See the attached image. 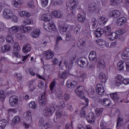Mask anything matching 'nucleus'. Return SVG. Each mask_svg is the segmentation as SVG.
<instances>
[{"mask_svg": "<svg viewBox=\"0 0 129 129\" xmlns=\"http://www.w3.org/2000/svg\"><path fill=\"white\" fill-rule=\"evenodd\" d=\"M8 31L11 33V34H16L18 33L19 31L21 33H30L32 31V28L29 26H26L25 25H21V26H13L11 28H8Z\"/></svg>", "mask_w": 129, "mask_h": 129, "instance_id": "f257e3e1", "label": "nucleus"}, {"mask_svg": "<svg viewBox=\"0 0 129 129\" xmlns=\"http://www.w3.org/2000/svg\"><path fill=\"white\" fill-rule=\"evenodd\" d=\"M14 12L11 9L6 8L3 11V17L5 20H11Z\"/></svg>", "mask_w": 129, "mask_h": 129, "instance_id": "f03ea898", "label": "nucleus"}, {"mask_svg": "<svg viewBox=\"0 0 129 129\" xmlns=\"http://www.w3.org/2000/svg\"><path fill=\"white\" fill-rule=\"evenodd\" d=\"M126 31L124 29H119L115 31V32H112L109 36L110 37L111 40L113 41L116 40L118 37V35H122V34H125Z\"/></svg>", "mask_w": 129, "mask_h": 129, "instance_id": "7ed1b4c3", "label": "nucleus"}, {"mask_svg": "<svg viewBox=\"0 0 129 129\" xmlns=\"http://www.w3.org/2000/svg\"><path fill=\"white\" fill-rule=\"evenodd\" d=\"M9 103L12 107H16L19 104V97L16 95H12L9 98Z\"/></svg>", "mask_w": 129, "mask_h": 129, "instance_id": "20e7f679", "label": "nucleus"}, {"mask_svg": "<svg viewBox=\"0 0 129 129\" xmlns=\"http://www.w3.org/2000/svg\"><path fill=\"white\" fill-rule=\"evenodd\" d=\"M64 106H65V102L63 101L60 102V106H56V108L58 109L56 111V119H59L62 116L63 114V112L62 111H60V109H63L64 108Z\"/></svg>", "mask_w": 129, "mask_h": 129, "instance_id": "39448f33", "label": "nucleus"}, {"mask_svg": "<svg viewBox=\"0 0 129 129\" xmlns=\"http://www.w3.org/2000/svg\"><path fill=\"white\" fill-rule=\"evenodd\" d=\"M55 112V107L53 106H49L45 108L43 110V114L45 116H51Z\"/></svg>", "mask_w": 129, "mask_h": 129, "instance_id": "423d86ee", "label": "nucleus"}, {"mask_svg": "<svg viewBox=\"0 0 129 129\" xmlns=\"http://www.w3.org/2000/svg\"><path fill=\"white\" fill-rule=\"evenodd\" d=\"M44 28L48 32H53L54 31H56V26L54 24L50 22H45L44 23Z\"/></svg>", "mask_w": 129, "mask_h": 129, "instance_id": "0eeeda50", "label": "nucleus"}, {"mask_svg": "<svg viewBox=\"0 0 129 129\" xmlns=\"http://www.w3.org/2000/svg\"><path fill=\"white\" fill-rule=\"evenodd\" d=\"M77 64L79 66H80V67H84V68H85V67L88 66L89 62L88 60H87V58L84 57L79 58L77 61Z\"/></svg>", "mask_w": 129, "mask_h": 129, "instance_id": "6e6552de", "label": "nucleus"}, {"mask_svg": "<svg viewBox=\"0 0 129 129\" xmlns=\"http://www.w3.org/2000/svg\"><path fill=\"white\" fill-rule=\"evenodd\" d=\"M77 5H78V2L76 0H71L67 4L68 9L70 10V11H75L76 8H77Z\"/></svg>", "mask_w": 129, "mask_h": 129, "instance_id": "1a4fd4ad", "label": "nucleus"}, {"mask_svg": "<svg viewBox=\"0 0 129 129\" xmlns=\"http://www.w3.org/2000/svg\"><path fill=\"white\" fill-rule=\"evenodd\" d=\"M13 53L17 58H21V54H20V50L21 48L19 46V43L18 42H15L13 46Z\"/></svg>", "mask_w": 129, "mask_h": 129, "instance_id": "9d476101", "label": "nucleus"}, {"mask_svg": "<svg viewBox=\"0 0 129 129\" xmlns=\"http://www.w3.org/2000/svg\"><path fill=\"white\" fill-rule=\"evenodd\" d=\"M88 10L90 13H95V14H98L99 13V9L96 7V4L93 3L89 5Z\"/></svg>", "mask_w": 129, "mask_h": 129, "instance_id": "9b49d317", "label": "nucleus"}, {"mask_svg": "<svg viewBox=\"0 0 129 129\" xmlns=\"http://www.w3.org/2000/svg\"><path fill=\"white\" fill-rule=\"evenodd\" d=\"M84 87L81 86L78 87L75 90V93L80 98H82L84 96Z\"/></svg>", "mask_w": 129, "mask_h": 129, "instance_id": "f8f14e48", "label": "nucleus"}, {"mask_svg": "<svg viewBox=\"0 0 129 129\" xmlns=\"http://www.w3.org/2000/svg\"><path fill=\"white\" fill-rule=\"evenodd\" d=\"M74 61H75V57H73V58L71 59L70 60L66 61L64 62V64L66 65L67 69L71 70V69L73 67Z\"/></svg>", "mask_w": 129, "mask_h": 129, "instance_id": "ddd939ff", "label": "nucleus"}, {"mask_svg": "<svg viewBox=\"0 0 129 129\" xmlns=\"http://www.w3.org/2000/svg\"><path fill=\"white\" fill-rule=\"evenodd\" d=\"M54 57V52L51 50H47L44 53L43 57L45 60H50Z\"/></svg>", "mask_w": 129, "mask_h": 129, "instance_id": "4468645a", "label": "nucleus"}, {"mask_svg": "<svg viewBox=\"0 0 129 129\" xmlns=\"http://www.w3.org/2000/svg\"><path fill=\"white\" fill-rule=\"evenodd\" d=\"M95 117L93 112H90L87 116V120L89 123L93 124L94 122H95Z\"/></svg>", "mask_w": 129, "mask_h": 129, "instance_id": "2eb2a0df", "label": "nucleus"}, {"mask_svg": "<svg viewBox=\"0 0 129 129\" xmlns=\"http://www.w3.org/2000/svg\"><path fill=\"white\" fill-rule=\"evenodd\" d=\"M96 90L99 95L104 94V88L102 84H98L96 87Z\"/></svg>", "mask_w": 129, "mask_h": 129, "instance_id": "dca6fc26", "label": "nucleus"}, {"mask_svg": "<svg viewBox=\"0 0 129 129\" xmlns=\"http://www.w3.org/2000/svg\"><path fill=\"white\" fill-rule=\"evenodd\" d=\"M99 102L103 106H110L111 104V100L108 98L100 100Z\"/></svg>", "mask_w": 129, "mask_h": 129, "instance_id": "f3484780", "label": "nucleus"}, {"mask_svg": "<svg viewBox=\"0 0 129 129\" xmlns=\"http://www.w3.org/2000/svg\"><path fill=\"white\" fill-rule=\"evenodd\" d=\"M58 29L60 34L64 35L67 32L68 29H69V26L67 24H65L64 25H59Z\"/></svg>", "mask_w": 129, "mask_h": 129, "instance_id": "a211bd4d", "label": "nucleus"}, {"mask_svg": "<svg viewBox=\"0 0 129 129\" xmlns=\"http://www.w3.org/2000/svg\"><path fill=\"white\" fill-rule=\"evenodd\" d=\"M120 12L118 10H115L110 12V17H111L114 19H117V18L120 17Z\"/></svg>", "mask_w": 129, "mask_h": 129, "instance_id": "6ab92c4d", "label": "nucleus"}, {"mask_svg": "<svg viewBox=\"0 0 129 129\" xmlns=\"http://www.w3.org/2000/svg\"><path fill=\"white\" fill-rule=\"evenodd\" d=\"M97 67L98 68H99V69H104V68L106 67V65L105 64V61H104V59H99L97 62Z\"/></svg>", "mask_w": 129, "mask_h": 129, "instance_id": "aec40b11", "label": "nucleus"}, {"mask_svg": "<svg viewBox=\"0 0 129 129\" xmlns=\"http://www.w3.org/2000/svg\"><path fill=\"white\" fill-rule=\"evenodd\" d=\"M103 33H104V30L100 28H99L95 30L94 35L96 38H100V37L103 35Z\"/></svg>", "mask_w": 129, "mask_h": 129, "instance_id": "412c9836", "label": "nucleus"}, {"mask_svg": "<svg viewBox=\"0 0 129 129\" xmlns=\"http://www.w3.org/2000/svg\"><path fill=\"white\" fill-rule=\"evenodd\" d=\"M41 20L44 22H49L52 20V16L50 14H44L41 16Z\"/></svg>", "mask_w": 129, "mask_h": 129, "instance_id": "4be33fe9", "label": "nucleus"}, {"mask_svg": "<svg viewBox=\"0 0 129 129\" xmlns=\"http://www.w3.org/2000/svg\"><path fill=\"white\" fill-rule=\"evenodd\" d=\"M23 51L24 53H29L32 50V46L31 44L27 43L24 44L22 48Z\"/></svg>", "mask_w": 129, "mask_h": 129, "instance_id": "5701e85b", "label": "nucleus"}, {"mask_svg": "<svg viewBox=\"0 0 129 129\" xmlns=\"http://www.w3.org/2000/svg\"><path fill=\"white\" fill-rule=\"evenodd\" d=\"M125 22H126V18L125 17H121L117 20V25L119 26H123L124 24H125Z\"/></svg>", "mask_w": 129, "mask_h": 129, "instance_id": "b1692460", "label": "nucleus"}, {"mask_svg": "<svg viewBox=\"0 0 129 129\" xmlns=\"http://www.w3.org/2000/svg\"><path fill=\"white\" fill-rule=\"evenodd\" d=\"M39 101V103L41 106H45L46 105V94L44 93L41 96Z\"/></svg>", "mask_w": 129, "mask_h": 129, "instance_id": "393cba45", "label": "nucleus"}, {"mask_svg": "<svg viewBox=\"0 0 129 129\" xmlns=\"http://www.w3.org/2000/svg\"><path fill=\"white\" fill-rule=\"evenodd\" d=\"M98 21L101 26H104V25H105L107 22V18L104 17H99L98 18Z\"/></svg>", "mask_w": 129, "mask_h": 129, "instance_id": "a878e982", "label": "nucleus"}, {"mask_svg": "<svg viewBox=\"0 0 129 129\" xmlns=\"http://www.w3.org/2000/svg\"><path fill=\"white\" fill-rule=\"evenodd\" d=\"M121 58L124 60H128L129 59V49H126L125 51L121 55Z\"/></svg>", "mask_w": 129, "mask_h": 129, "instance_id": "bb28decb", "label": "nucleus"}, {"mask_svg": "<svg viewBox=\"0 0 129 129\" xmlns=\"http://www.w3.org/2000/svg\"><path fill=\"white\" fill-rule=\"evenodd\" d=\"M67 86L68 88H75L77 86V83L76 82H72L71 81H68L67 82Z\"/></svg>", "mask_w": 129, "mask_h": 129, "instance_id": "cd10ccee", "label": "nucleus"}, {"mask_svg": "<svg viewBox=\"0 0 129 129\" xmlns=\"http://www.w3.org/2000/svg\"><path fill=\"white\" fill-rule=\"evenodd\" d=\"M97 58L96 55V52L95 51H91L89 54V59L90 61H95V60Z\"/></svg>", "mask_w": 129, "mask_h": 129, "instance_id": "c85d7f7f", "label": "nucleus"}, {"mask_svg": "<svg viewBox=\"0 0 129 129\" xmlns=\"http://www.w3.org/2000/svg\"><path fill=\"white\" fill-rule=\"evenodd\" d=\"M58 76L61 79H67V76H68V72L67 71L60 72L58 73Z\"/></svg>", "mask_w": 129, "mask_h": 129, "instance_id": "c756f323", "label": "nucleus"}, {"mask_svg": "<svg viewBox=\"0 0 129 129\" xmlns=\"http://www.w3.org/2000/svg\"><path fill=\"white\" fill-rule=\"evenodd\" d=\"M55 97L57 99H63V92L60 90H57L55 92Z\"/></svg>", "mask_w": 129, "mask_h": 129, "instance_id": "7c9ffc66", "label": "nucleus"}, {"mask_svg": "<svg viewBox=\"0 0 129 129\" xmlns=\"http://www.w3.org/2000/svg\"><path fill=\"white\" fill-rule=\"evenodd\" d=\"M24 116L26 120H32V113L30 111H27L24 114Z\"/></svg>", "mask_w": 129, "mask_h": 129, "instance_id": "2f4dec72", "label": "nucleus"}, {"mask_svg": "<svg viewBox=\"0 0 129 129\" xmlns=\"http://www.w3.org/2000/svg\"><path fill=\"white\" fill-rule=\"evenodd\" d=\"M117 69L118 71H122L124 69V62L123 61H119L117 64Z\"/></svg>", "mask_w": 129, "mask_h": 129, "instance_id": "473e14b6", "label": "nucleus"}, {"mask_svg": "<svg viewBox=\"0 0 129 129\" xmlns=\"http://www.w3.org/2000/svg\"><path fill=\"white\" fill-rule=\"evenodd\" d=\"M122 79H123V78L121 75H118L116 76V84L117 86H119V85L121 84V83L122 82Z\"/></svg>", "mask_w": 129, "mask_h": 129, "instance_id": "72a5a7b5", "label": "nucleus"}, {"mask_svg": "<svg viewBox=\"0 0 129 129\" xmlns=\"http://www.w3.org/2000/svg\"><path fill=\"white\" fill-rule=\"evenodd\" d=\"M30 35L32 37V38H38V37H39V35H40V30H34Z\"/></svg>", "mask_w": 129, "mask_h": 129, "instance_id": "f704fd0d", "label": "nucleus"}, {"mask_svg": "<svg viewBox=\"0 0 129 129\" xmlns=\"http://www.w3.org/2000/svg\"><path fill=\"white\" fill-rule=\"evenodd\" d=\"M78 20L80 23H83L85 22V14H78Z\"/></svg>", "mask_w": 129, "mask_h": 129, "instance_id": "c9c22d12", "label": "nucleus"}, {"mask_svg": "<svg viewBox=\"0 0 129 129\" xmlns=\"http://www.w3.org/2000/svg\"><path fill=\"white\" fill-rule=\"evenodd\" d=\"M52 14L54 17L59 18H62V16H63V13L61 11H53Z\"/></svg>", "mask_w": 129, "mask_h": 129, "instance_id": "e433bc0d", "label": "nucleus"}, {"mask_svg": "<svg viewBox=\"0 0 129 129\" xmlns=\"http://www.w3.org/2000/svg\"><path fill=\"white\" fill-rule=\"evenodd\" d=\"M10 34H8L7 35V37H6V41L8 43H14V39H13L12 35H14V34H12L10 33V31H9Z\"/></svg>", "mask_w": 129, "mask_h": 129, "instance_id": "4c0bfd02", "label": "nucleus"}, {"mask_svg": "<svg viewBox=\"0 0 129 129\" xmlns=\"http://www.w3.org/2000/svg\"><path fill=\"white\" fill-rule=\"evenodd\" d=\"M1 50L3 53H6V52H8V51L11 50V45L9 44L4 45L1 47Z\"/></svg>", "mask_w": 129, "mask_h": 129, "instance_id": "58836bf2", "label": "nucleus"}, {"mask_svg": "<svg viewBox=\"0 0 129 129\" xmlns=\"http://www.w3.org/2000/svg\"><path fill=\"white\" fill-rule=\"evenodd\" d=\"M91 24L92 26V29H96L97 28V20L96 18L93 17L91 19Z\"/></svg>", "mask_w": 129, "mask_h": 129, "instance_id": "ea45409f", "label": "nucleus"}, {"mask_svg": "<svg viewBox=\"0 0 129 129\" xmlns=\"http://www.w3.org/2000/svg\"><path fill=\"white\" fill-rule=\"evenodd\" d=\"M110 97L114 101H117L119 99V95L117 94V93L110 94Z\"/></svg>", "mask_w": 129, "mask_h": 129, "instance_id": "a19ab883", "label": "nucleus"}, {"mask_svg": "<svg viewBox=\"0 0 129 129\" xmlns=\"http://www.w3.org/2000/svg\"><path fill=\"white\" fill-rule=\"evenodd\" d=\"M85 41L83 39H80L79 42L77 43V46L80 49H83L84 48V43Z\"/></svg>", "mask_w": 129, "mask_h": 129, "instance_id": "79ce46f5", "label": "nucleus"}, {"mask_svg": "<svg viewBox=\"0 0 129 129\" xmlns=\"http://www.w3.org/2000/svg\"><path fill=\"white\" fill-rule=\"evenodd\" d=\"M53 125V123L51 121H48L45 122V124L44 125V126H42V129H48L49 127H52Z\"/></svg>", "mask_w": 129, "mask_h": 129, "instance_id": "37998d69", "label": "nucleus"}, {"mask_svg": "<svg viewBox=\"0 0 129 129\" xmlns=\"http://www.w3.org/2000/svg\"><path fill=\"white\" fill-rule=\"evenodd\" d=\"M102 112H103V108H98L95 109V113L98 117L102 114Z\"/></svg>", "mask_w": 129, "mask_h": 129, "instance_id": "c03bdc74", "label": "nucleus"}, {"mask_svg": "<svg viewBox=\"0 0 129 129\" xmlns=\"http://www.w3.org/2000/svg\"><path fill=\"white\" fill-rule=\"evenodd\" d=\"M122 123H123V118L121 116H119L117 120L116 127L120 126Z\"/></svg>", "mask_w": 129, "mask_h": 129, "instance_id": "a18cd8bd", "label": "nucleus"}, {"mask_svg": "<svg viewBox=\"0 0 129 129\" xmlns=\"http://www.w3.org/2000/svg\"><path fill=\"white\" fill-rule=\"evenodd\" d=\"M7 126V120L5 119L0 120V129H5Z\"/></svg>", "mask_w": 129, "mask_h": 129, "instance_id": "49530a36", "label": "nucleus"}, {"mask_svg": "<svg viewBox=\"0 0 129 129\" xmlns=\"http://www.w3.org/2000/svg\"><path fill=\"white\" fill-rule=\"evenodd\" d=\"M52 63L53 65H57V64H59L58 66L60 67V66H61V64H62V61H60L59 62V60H58V59L54 57L52 59Z\"/></svg>", "mask_w": 129, "mask_h": 129, "instance_id": "de8ad7c7", "label": "nucleus"}, {"mask_svg": "<svg viewBox=\"0 0 129 129\" xmlns=\"http://www.w3.org/2000/svg\"><path fill=\"white\" fill-rule=\"evenodd\" d=\"M86 74L85 73L82 74L79 77V80L80 82H84L85 79H86Z\"/></svg>", "mask_w": 129, "mask_h": 129, "instance_id": "09e8293b", "label": "nucleus"}, {"mask_svg": "<svg viewBox=\"0 0 129 129\" xmlns=\"http://www.w3.org/2000/svg\"><path fill=\"white\" fill-rule=\"evenodd\" d=\"M22 6V1L15 0L14 2V6L15 8H20V6Z\"/></svg>", "mask_w": 129, "mask_h": 129, "instance_id": "8fccbe9b", "label": "nucleus"}, {"mask_svg": "<svg viewBox=\"0 0 129 129\" xmlns=\"http://www.w3.org/2000/svg\"><path fill=\"white\" fill-rule=\"evenodd\" d=\"M20 120H21L20 116H15L13 119V124H17V123H19V122H20Z\"/></svg>", "mask_w": 129, "mask_h": 129, "instance_id": "3c124183", "label": "nucleus"}, {"mask_svg": "<svg viewBox=\"0 0 129 129\" xmlns=\"http://www.w3.org/2000/svg\"><path fill=\"white\" fill-rule=\"evenodd\" d=\"M20 15L21 17H24V18H29L30 17V13H28V12L26 11H21L20 12Z\"/></svg>", "mask_w": 129, "mask_h": 129, "instance_id": "603ef678", "label": "nucleus"}, {"mask_svg": "<svg viewBox=\"0 0 129 129\" xmlns=\"http://www.w3.org/2000/svg\"><path fill=\"white\" fill-rule=\"evenodd\" d=\"M6 99V92L4 91H0V100L4 101Z\"/></svg>", "mask_w": 129, "mask_h": 129, "instance_id": "864d4df0", "label": "nucleus"}, {"mask_svg": "<svg viewBox=\"0 0 129 129\" xmlns=\"http://www.w3.org/2000/svg\"><path fill=\"white\" fill-rule=\"evenodd\" d=\"M63 3V0H55L52 1L53 6H61Z\"/></svg>", "mask_w": 129, "mask_h": 129, "instance_id": "5fc2aeb1", "label": "nucleus"}, {"mask_svg": "<svg viewBox=\"0 0 129 129\" xmlns=\"http://www.w3.org/2000/svg\"><path fill=\"white\" fill-rule=\"evenodd\" d=\"M29 107H31L33 109H36L37 107V103L34 101H32L29 104Z\"/></svg>", "mask_w": 129, "mask_h": 129, "instance_id": "6e6d98bb", "label": "nucleus"}, {"mask_svg": "<svg viewBox=\"0 0 129 129\" xmlns=\"http://www.w3.org/2000/svg\"><path fill=\"white\" fill-rule=\"evenodd\" d=\"M81 29V26H80V25H77L74 29L75 33H76L77 35L79 34V33H80Z\"/></svg>", "mask_w": 129, "mask_h": 129, "instance_id": "4d7b16f0", "label": "nucleus"}, {"mask_svg": "<svg viewBox=\"0 0 129 129\" xmlns=\"http://www.w3.org/2000/svg\"><path fill=\"white\" fill-rule=\"evenodd\" d=\"M108 126V124L106 122L103 121L100 123V128L101 129H106Z\"/></svg>", "mask_w": 129, "mask_h": 129, "instance_id": "13d9d810", "label": "nucleus"}, {"mask_svg": "<svg viewBox=\"0 0 129 129\" xmlns=\"http://www.w3.org/2000/svg\"><path fill=\"white\" fill-rule=\"evenodd\" d=\"M121 0H111V6H117L120 3Z\"/></svg>", "mask_w": 129, "mask_h": 129, "instance_id": "bf43d9fd", "label": "nucleus"}, {"mask_svg": "<svg viewBox=\"0 0 129 129\" xmlns=\"http://www.w3.org/2000/svg\"><path fill=\"white\" fill-rule=\"evenodd\" d=\"M99 79L101 81H105L106 80V77H105V75L103 73H100L99 74Z\"/></svg>", "mask_w": 129, "mask_h": 129, "instance_id": "052dcab7", "label": "nucleus"}, {"mask_svg": "<svg viewBox=\"0 0 129 129\" xmlns=\"http://www.w3.org/2000/svg\"><path fill=\"white\" fill-rule=\"evenodd\" d=\"M97 44L99 45V46H104L105 45V41L103 39H99L97 40Z\"/></svg>", "mask_w": 129, "mask_h": 129, "instance_id": "680f3d73", "label": "nucleus"}, {"mask_svg": "<svg viewBox=\"0 0 129 129\" xmlns=\"http://www.w3.org/2000/svg\"><path fill=\"white\" fill-rule=\"evenodd\" d=\"M84 108H85V107H83L80 111V115L82 117H85L86 116V114L85 113V110Z\"/></svg>", "mask_w": 129, "mask_h": 129, "instance_id": "e2e57ef3", "label": "nucleus"}, {"mask_svg": "<svg viewBox=\"0 0 129 129\" xmlns=\"http://www.w3.org/2000/svg\"><path fill=\"white\" fill-rule=\"evenodd\" d=\"M23 23L24 25H31L33 23V21L29 18H27L23 21Z\"/></svg>", "mask_w": 129, "mask_h": 129, "instance_id": "0e129e2a", "label": "nucleus"}, {"mask_svg": "<svg viewBox=\"0 0 129 129\" xmlns=\"http://www.w3.org/2000/svg\"><path fill=\"white\" fill-rule=\"evenodd\" d=\"M48 3H49V0H41V6L42 8H46L48 5Z\"/></svg>", "mask_w": 129, "mask_h": 129, "instance_id": "69168bd1", "label": "nucleus"}, {"mask_svg": "<svg viewBox=\"0 0 129 129\" xmlns=\"http://www.w3.org/2000/svg\"><path fill=\"white\" fill-rule=\"evenodd\" d=\"M45 120H44L43 118H41L40 119L39 122L38 123L39 126H41V129L42 128L43 126L45 125Z\"/></svg>", "mask_w": 129, "mask_h": 129, "instance_id": "338daca9", "label": "nucleus"}, {"mask_svg": "<svg viewBox=\"0 0 129 129\" xmlns=\"http://www.w3.org/2000/svg\"><path fill=\"white\" fill-rule=\"evenodd\" d=\"M7 27L6 26V25H5V23L3 22H0V32H3L5 30V29H6Z\"/></svg>", "mask_w": 129, "mask_h": 129, "instance_id": "774afa93", "label": "nucleus"}]
</instances>
